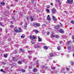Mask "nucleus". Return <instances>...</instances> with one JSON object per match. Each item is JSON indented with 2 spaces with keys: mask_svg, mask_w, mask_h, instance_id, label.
<instances>
[{
  "mask_svg": "<svg viewBox=\"0 0 74 74\" xmlns=\"http://www.w3.org/2000/svg\"><path fill=\"white\" fill-rule=\"evenodd\" d=\"M55 53H56L57 55H59V53L56 52H53V51H52V52L49 54V56L50 57H52V56H53L54 55H55Z\"/></svg>",
  "mask_w": 74,
  "mask_h": 74,
  "instance_id": "obj_1",
  "label": "nucleus"
},
{
  "mask_svg": "<svg viewBox=\"0 0 74 74\" xmlns=\"http://www.w3.org/2000/svg\"><path fill=\"white\" fill-rule=\"evenodd\" d=\"M33 25L34 26V27H35L36 26L38 27L39 26H40V24L38 23H35L33 24Z\"/></svg>",
  "mask_w": 74,
  "mask_h": 74,
  "instance_id": "obj_2",
  "label": "nucleus"
},
{
  "mask_svg": "<svg viewBox=\"0 0 74 74\" xmlns=\"http://www.w3.org/2000/svg\"><path fill=\"white\" fill-rule=\"evenodd\" d=\"M51 12L53 14H55L56 12V10L55 9V8H53L51 10Z\"/></svg>",
  "mask_w": 74,
  "mask_h": 74,
  "instance_id": "obj_3",
  "label": "nucleus"
},
{
  "mask_svg": "<svg viewBox=\"0 0 74 74\" xmlns=\"http://www.w3.org/2000/svg\"><path fill=\"white\" fill-rule=\"evenodd\" d=\"M73 2V0H68L67 1V3H68V4H71Z\"/></svg>",
  "mask_w": 74,
  "mask_h": 74,
  "instance_id": "obj_4",
  "label": "nucleus"
},
{
  "mask_svg": "<svg viewBox=\"0 0 74 74\" xmlns=\"http://www.w3.org/2000/svg\"><path fill=\"white\" fill-rule=\"evenodd\" d=\"M30 39H36V37L34 36H30L29 37Z\"/></svg>",
  "mask_w": 74,
  "mask_h": 74,
  "instance_id": "obj_5",
  "label": "nucleus"
},
{
  "mask_svg": "<svg viewBox=\"0 0 74 74\" xmlns=\"http://www.w3.org/2000/svg\"><path fill=\"white\" fill-rule=\"evenodd\" d=\"M38 41L39 42H41V41H42V39L40 38V36H38Z\"/></svg>",
  "mask_w": 74,
  "mask_h": 74,
  "instance_id": "obj_6",
  "label": "nucleus"
},
{
  "mask_svg": "<svg viewBox=\"0 0 74 74\" xmlns=\"http://www.w3.org/2000/svg\"><path fill=\"white\" fill-rule=\"evenodd\" d=\"M47 20H48V21H51V18H50V16H49V15H48L47 16Z\"/></svg>",
  "mask_w": 74,
  "mask_h": 74,
  "instance_id": "obj_7",
  "label": "nucleus"
},
{
  "mask_svg": "<svg viewBox=\"0 0 74 74\" xmlns=\"http://www.w3.org/2000/svg\"><path fill=\"white\" fill-rule=\"evenodd\" d=\"M15 32H16V33H18V32H19V33H21V32H22L21 31H19L17 29H14Z\"/></svg>",
  "mask_w": 74,
  "mask_h": 74,
  "instance_id": "obj_8",
  "label": "nucleus"
},
{
  "mask_svg": "<svg viewBox=\"0 0 74 74\" xmlns=\"http://www.w3.org/2000/svg\"><path fill=\"white\" fill-rule=\"evenodd\" d=\"M59 31L61 33H64L63 29H60L59 30Z\"/></svg>",
  "mask_w": 74,
  "mask_h": 74,
  "instance_id": "obj_9",
  "label": "nucleus"
},
{
  "mask_svg": "<svg viewBox=\"0 0 74 74\" xmlns=\"http://www.w3.org/2000/svg\"><path fill=\"white\" fill-rule=\"evenodd\" d=\"M52 18H53V21H56L57 20V19L56 18V17H55V16H52Z\"/></svg>",
  "mask_w": 74,
  "mask_h": 74,
  "instance_id": "obj_10",
  "label": "nucleus"
},
{
  "mask_svg": "<svg viewBox=\"0 0 74 74\" xmlns=\"http://www.w3.org/2000/svg\"><path fill=\"white\" fill-rule=\"evenodd\" d=\"M54 27L55 28V29H59V28H60V27H59V25H56Z\"/></svg>",
  "mask_w": 74,
  "mask_h": 74,
  "instance_id": "obj_11",
  "label": "nucleus"
},
{
  "mask_svg": "<svg viewBox=\"0 0 74 74\" xmlns=\"http://www.w3.org/2000/svg\"><path fill=\"white\" fill-rule=\"evenodd\" d=\"M44 49H45V50H47V49H48V47L45 46L44 47Z\"/></svg>",
  "mask_w": 74,
  "mask_h": 74,
  "instance_id": "obj_12",
  "label": "nucleus"
},
{
  "mask_svg": "<svg viewBox=\"0 0 74 74\" xmlns=\"http://www.w3.org/2000/svg\"><path fill=\"white\" fill-rule=\"evenodd\" d=\"M25 37V35L24 34H23L21 36V37L22 38H24Z\"/></svg>",
  "mask_w": 74,
  "mask_h": 74,
  "instance_id": "obj_13",
  "label": "nucleus"
},
{
  "mask_svg": "<svg viewBox=\"0 0 74 74\" xmlns=\"http://www.w3.org/2000/svg\"><path fill=\"white\" fill-rule=\"evenodd\" d=\"M20 50L22 52H23L24 51V50L22 49V48H20Z\"/></svg>",
  "mask_w": 74,
  "mask_h": 74,
  "instance_id": "obj_14",
  "label": "nucleus"
},
{
  "mask_svg": "<svg viewBox=\"0 0 74 74\" xmlns=\"http://www.w3.org/2000/svg\"><path fill=\"white\" fill-rule=\"evenodd\" d=\"M35 48H39V46H38V45H37L36 46H35Z\"/></svg>",
  "mask_w": 74,
  "mask_h": 74,
  "instance_id": "obj_15",
  "label": "nucleus"
},
{
  "mask_svg": "<svg viewBox=\"0 0 74 74\" xmlns=\"http://www.w3.org/2000/svg\"><path fill=\"white\" fill-rule=\"evenodd\" d=\"M61 49V47H58L57 48V49L58 50H60Z\"/></svg>",
  "mask_w": 74,
  "mask_h": 74,
  "instance_id": "obj_16",
  "label": "nucleus"
},
{
  "mask_svg": "<svg viewBox=\"0 0 74 74\" xmlns=\"http://www.w3.org/2000/svg\"><path fill=\"white\" fill-rule=\"evenodd\" d=\"M1 4L2 5H5V3L2 2L1 3Z\"/></svg>",
  "mask_w": 74,
  "mask_h": 74,
  "instance_id": "obj_17",
  "label": "nucleus"
},
{
  "mask_svg": "<svg viewBox=\"0 0 74 74\" xmlns=\"http://www.w3.org/2000/svg\"><path fill=\"white\" fill-rule=\"evenodd\" d=\"M34 70V72H36V71H37V69L36 68H34L33 69Z\"/></svg>",
  "mask_w": 74,
  "mask_h": 74,
  "instance_id": "obj_18",
  "label": "nucleus"
},
{
  "mask_svg": "<svg viewBox=\"0 0 74 74\" xmlns=\"http://www.w3.org/2000/svg\"><path fill=\"white\" fill-rule=\"evenodd\" d=\"M0 25H1V26H3V27H4V25L3 24H2V23L0 22Z\"/></svg>",
  "mask_w": 74,
  "mask_h": 74,
  "instance_id": "obj_19",
  "label": "nucleus"
},
{
  "mask_svg": "<svg viewBox=\"0 0 74 74\" xmlns=\"http://www.w3.org/2000/svg\"><path fill=\"white\" fill-rule=\"evenodd\" d=\"M71 23H72L73 24H74V21L73 20L71 21Z\"/></svg>",
  "mask_w": 74,
  "mask_h": 74,
  "instance_id": "obj_20",
  "label": "nucleus"
},
{
  "mask_svg": "<svg viewBox=\"0 0 74 74\" xmlns=\"http://www.w3.org/2000/svg\"><path fill=\"white\" fill-rule=\"evenodd\" d=\"M18 63L19 64H22V62H21V61H19L18 62Z\"/></svg>",
  "mask_w": 74,
  "mask_h": 74,
  "instance_id": "obj_21",
  "label": "nucleus"
},
{
  "mask_svg": "<svg viewBox=\"0 0 74 74\" xmlns=\"http://www.w3.org/2000/svg\"><path fill=\"white\" fill-rule=\"evenodd\" d=\"M21 71H22L23 73H25V70H24V69H22L21 70Z\"/></svg>",
  "mask_w": 74,
  "mask_h": 74,
  "instance_id": "obj_22",
  "label": "nucleus"
},
{
  "mask_svg": "<svg viewBox=\"0 0 74 74\" xmlns=\"http://www.w3.org/2000/svg\"><path fill=\"white\" fill-rule=\"evenodd\" d=\"M29 68L30 69H32V66H29Z\"/></svg>",
  "mask_w": 74,
  "mask_h": 74,
  "instance_id": "obj_23",
  "label": "nucleus"
},
{
  "mask_svg": "<svg viewBox=\"0 0 74 74\" xmlns=\"http://www.w3.org/2000/svg\"><path fill=\"white\" fill-rule=\"evenodd\" d=\"M51 69H52V70H55V67H51Z\"/></svg>",
  "mask_w": 74,
  "mask_h": 74,
  "instance_id": "obj_24",
  "label": "nucleus"
},
{
  "mask_svg": "<svg viewBox=\"0 0 74 74\" xmlns=\"http://www.w3.org/2000/svg\"><path fill=\"white\" fill-rule=\"evenodd\" d=\"M35 33H38V30H36L35 31Z\"/></svg>",
  "mask_w": 74,
  "mask_h": 74,
  "instance_id": "obj_25",
  "label": "nucleus"
},
{
  "mask_svg": "<svg viewBox=\"0 0 74 74\" xmlns=\"http://www.w3.org/2000/svg\"><path fill=\"white\" fill-rule=\"evenodd\" d=\"M4 58H7V55H4Z\"/></svg>",
  "mask_w": 74,
  "mask_h": 74,
  "instance_id": "obj_26",
  "label": "nucleus"
},
{
  "mask_svg": "<svg viewBox=\"0 0 74 74\" xmlns=\"http://www.w3.org/2000/svg\"><path fill=\"white\" fill-rule=\"evenodd\" d=\"M2 64H4V65H5V64H6L5 62H2Z\"/></svg>",
  "mask_w": 74,
  "mask_h": 74,
  "instance_id": "obj_27",
  "label": "nucleus"
},
{
  "mask_svg": "<svg viewBox=\"0 0 74 74\" xmlns=\"http://www.w3.org/2000/svg\"><path fill=\"white\" fill-rule=\"evenodd\" d=\"M50 7H51L50 6H49V5H47V8H50Z\"/></svg>",
  "mask_w": 74,
  "mask_h": 74,
  "instance_id": "obj_28",
  "label": "nucleus"
},
{
  "mask_svg": "<svg viewBox=\"0 0 74 74\" xmlns=\"http://www.w3.org/2000/svg\"><path fill=\"white\" fill-rule=\"evenodd\" d=\"M46 11L47 12H49V10L48 9H46Z\"/></svg>",
  "mask_w": 74,
  "mask_h": 74,
  "instance_id": "obj_29",
  "label": "nucleus"
},
{
  "mask_svg": "<svg viewBox=\"0 0 74 74\" xmlns=\"http://www.w3.org/2000/svg\"><path fill=\"white\" fill-rule=\"evenodd\" d=\"M29 59H32V56H29Z\"/></svg>",
  "mask_w": 74,
  "mask_h": 74,
  "instance_id": "obj_30",
  "label": "nucleus"
},
{
  "mask_svg": "<svg viewBox=\"0 0 74 74\" xmlns=\"http://www.w3.org/2000/svg\"><path fill=\"white\" fill-rule=\"evenodd\" d=\"M18 29L19 30V31H21L22 32V29H21V28L20 27H18Z\"/></svg>",
  "mask_w": 74,
  "mask_h": 74,
  "instance_id": "obj_31",
  "label": "nucleus"
},
{
  "mask_svg": "<svg viewBox=\"0 0 74 74\" xmlns=\"http://www.w3.org/2000/svg\"><path fill=\"white\" fill-rule=\"evenodd\" d=\"M30 18H31V21H33V17L32 16H31Z\"/></svg>",
  "mask_w": 74,
  "mask_h": 74,
  "instance_id": "obj_32",
  "label": "nucleus"
},
{
  "mask_svg": "<svg viewBox=\"0 0 74 74\" xmlns=\"http://www.w3.org/2000/svg\"><path fill=\"white\" fill-rule=\"evenodd\" d=\"M40 71L42 73H45V71H42V70H41Z\"/></svg>",
  "mask_w": 74,
  "mask_h": 74,
  "instance_id": "obj_33",
  "label": "nucleus"
},
{
  "mask_svg": "<svg viewBox=\"0 0 74 74\" xmlns=\"http://www.w3.org/2000/svg\"><path fill=\"white\" fill-rule=\"evenodd\" d=\"M52 38L55 37V35H52Z\"/></svg>",
  "mask_w": 74,
  "mask_h": 74,
  "instance_id": "obj_34",
  "label": "nucleus"
},
{
  "mask_svg": "<svg viewBox=\"0 0 74 74\" xmlns=\"http://www.w3.org/2000/svg\"><path fill=\"white\" fill-rule=\"evenodd\" d=\"M10 27H11V28H12V27H14V25H11L10 26Z\"/></svg>",
  "mask_w": 74,
  "mask_h": 74,
  "instance_id": "obj_35",
  "label": "nucleus"
},
{
  "mask_svg": "<svg viewBox=\"0 0 74 74\" xmlns=\"http://www.w3.org/2000/svg\"><path fill=\"white\" fill-rule=\"evenodd\" d=\"M25 48H27V49H28V48H29V46H26Z\"/></svg>",
  "mask_w": 74,
  "mask_h": 74,
  "instance_id": "obj_36",
  "label": "nucleus"
},
{
  "mask_svg": "<svg viewBox=\"0 0 74 74\" xmlns=\"http://www.w3.org/2000/svg\"><path fill=\"white\" fill-rule=\"evenodd\" d=\"M56 2H60V0H57L56 1Z\"/></svg>",
  "mask_w": 74,
  "mask_h": 74,
  "instance_id": "obj_37",
  "label": "nucleus"
},
{
  "mask_svg": "<svg viewBox=\"0 0 74 74\" xmlns=\"http://www.w3.org/2000/svg\"><path fill=\"white\" fill-rule=\"evenodd\" d=\"M31 43H32V44H34V43L33 42V41H31Z\"/></svg>",
  "mask_w": 74,
  "mask_h": 74,
  "instance_id": "obj_38",
  "label": "nucleus"
},
{
  "mask_svg": "<svg viewBox=\"0 0 74 74\" xmlns=\"http://www.w3.org/2000/svg\"><path fill=\"white\" fill-rule=\"evenodd\" d=\"M60 44H62V43H63V42L62 41H60Z\"/></svg>",
  "mask_w": 74,
  "mask_h": 74,
  "instance_id": "obj_39",
  "label": "nucleus"
},
{
  "mask_svg": "<svg viewBox=\"0 0 74 74\" xmlns=\"http://www.w3.org/2000/svg\"><path fill=\"white\" fill-rule=\"evenodd\" d=\"M56 38H58V37H59V36L56 35Z\"/></svg>",
  "mask_w": 74,
  "mask_h": 74,
  "instance_id": "obj_40",
  "label": "nucleus"
},
{
  "mask_svg": "<svg viewBox=\"0 0 74 74\" xmlns=\"http://www.w3.org/2000/svg\"><path fill=\"white\" fill-rule=\"evenodd\" d=\"M53 62L54 63H56V61L55 60H54L53 61Z\"/></svg>",
  "mask_w": 74,
  "mask_h": 74,
  "instance_id": "obj_41",
  "label": "nucleus"
},
{
  "mask_svg": "<svg viewBox=\"0 0 74 74\" xmlns=\"http://www.w3.org/2000/svg\"><path fill=\"white\" fill-rule=\"evenodd\" d=\"M49 34H50V33H49V32H47V35H49Z\"/></svg>",
  "mask_w": 74,
  "mask_h": 74,
  "instance_id": "obj_42",
  "label": "nucleus"
},
{
  "mask_svg": "<svg viewBox=\"0 0 74 74\" xmlns=\"http://www.w3.org/2000/svg\"><path fill=\"white\" fill-rule=\"evenodd\" d=\"M0 31H1V32H2V28H0Z\"/></svg>",
  "mask_w": 74,
  "mask_h": 74,
  "instance_id": "obj_43",
  "label": "nucleus"
},
{
  "mask_svg": "<svg viewBox=\"0 0 74 74\" xmlns=\"http://www.w3.org/2000/svg\"><path fill=\"white\" fill-rule=\"evenodd\" d=\"M28 52H29V53H30V52H31V51L28 50Z\"/></svg>",
  "mask_w": 74,
  "mask_h": 74,
  "instance_id": "obj_44",
  "label": "nucleus"
},
{
  "mask_svg": "<svg viewBox=\"0 0 74 74\" xmlns=\"http://www.w3.org/2000/svg\"><path fill=\"white\" fill-rule=\"evenodd\" d=\"M66 70H67V71H69V68H67Z\"/></svg>",
  "mask_w": 74,
  "mask_h": 74,
  "instance_id": "obj_45",
  "label": "nucleus"
},
{
  "mask_svg": "<svg viewBox=\"0 0 74 74\" xmlns=\"http://www.w3.org/2000/svg\"><path fill=\"white\" fill-rule=\"evenodd\" d=\"M61 55H64V53H61Z\"/></svg>",
  "mask_w": 74,
  "mask_h": 74,
  "instance_id": "obj_46",
  "label": "nucleus"
},
{
  "mask_svg": "<svg viewBox=\"0 0 74 74\" xmlns=\"http://www.w3.org/2000/svg\"><path fill=\"white\" fill-rule=\"evenodd\" d=\"M16 46H17V47H19V45H15V46H16Z\"/></svg>",
  "mask_w": 74,
  "mask_h": 74,
  "instance_id": "obj_47",
  "label": "nucleus"
},
{
  "mask_svg": "<svg viewBox=\"0 0 74 74\" xmlns=\"http://www.w3.org/2000/svg\"><path fill=\"white\" fill-rule=\"evenodd\" d=\"M64 12H65V13H67V12L66 11H64Z\"/></svg>",
  "mask_w": 74,
  "mask_h": 74,
  "instance_id": "obj_48",
  "label": "nucleus"
},
{
  "mask_svg": "<svg viewBox=\"0 0 74 74\" xmlns=\"http://www.w3.org/2000/svg\"><path fill=\"white\" fill-rule=\"evenodd\" d=\"M11 23L12 24H13V23H14V22H12V21H11Z\"/></svg>",
  "mask_w": 74,
  "mask_h": 74,
  "instance_id": "obj_49",
  "label": "nucleus"
},
{
  "mask_svg": "<svg viewBox=\"0 0 74 74\" xmlns=\"http://www.w3.org/2000/svg\"><path fill=\"white\" fill-rule=\"evenodd\" d=\"M68 49H71V47H68Z\"/></svg>",
  "mask_w": 74,
  "mask_h": 74,
  "instance_id": "obj_50",
  "label": "nucleus"
},
{
  "mask_svg": "<svg viewBox=\"0 0 74 74\" xmlns=\"http://www.w3.org/2000/svg\"><path fill=\"white\" fill-rule=\"evenodd\" d=\"M1 71H3V69H1L0 70Z\"/></svg>",
  "mask_w": 74,
  "mask_h": 74,
  "instance_id": "obj_51",
  "label": "nucleus"
},
{
  "mask_svg": "<svg viewBox=\"0 0 74 74\" xmlns=\"http://www.w3.org/2000/svg\"><path fill=\"white\" fill-rule=\"evenodd\" d=\"M72 38L73 39H74V36H72Z\"/></svg>",
  "mask_w": 74,
  "mask_h": 74,
  "instance_id": "obj_52",
  "label": "nucleus"
},
{
  "mask_svg": "<svg viewBox=\"0 0 74 74\" xmlns=\"http://www.w3.org/2000/svg\"><path fill=\"white\" fill-rule=\"evenodd\" d=\"M49 61V60L48 59L47 60V61L48 62Z\"/></svg>",
  "mask_w": 74,
  "mask_h": 74,
  "instance_id": "obj_53",
  "label": "nucleus"
},
{
  "mask_svg": "<svg viewBox=\"0 0 74 74\" xmlns=\"http://www.w3.org/2000/svg\"><path fill=\"white\" fill-rule=\"evenodd\" d=\"M34 60H36V58H34Z\"/></svg>",
  "mask_w": 74,
  "mask_h": 74,
  "instance_id": "obj_54",
  "label": "nucleus"
},
{
  "mask_svg": "<svg viewBox=\"0 0 74 74\" xmlns=\"http://www.w3.org/2000/svg\"><path fill=\"white\" fill-rule=\"evenodd\" d=\"M24 27H27V26L24 25Z\"/></svg>",
  "mask_w": 74,
  "mask_h": 74,
  "instance_id": "obj_55",
  "label": "nucleus"
},
{
  "mask_svg": "<svg viewBox=\"0 0 74 74\" xmlns=\"http://www.w3.org/2000/svg\"><path fill=\"white\" fill-rule=\"evenodd\" d=\"M5 30H6V32H7V29H5Z\"/></svg>",
  "mask_w": 74,
  "mask_h": 74,
  "instance_id": "obj_56",
  "label": "nucleus"
},
{
  "mask_svg": "<svg viewBox=\"0 0 74 74\" xmlns=\"http://www.w3.org/2000/svg\"><path fill=\"white\" fill-rule=\"evenodd\" d=\"M27 20H29V18L28 17H27Z\"/></svg>",
  "mask_w": 74,
  "mask_h": 74,
  "instance_id": "obj_57",
  "label": "nucleus"
},
{
  "mask_svg": "<svg viewBox=\"0 0 74 74\" xmlns=\"http://www.w3.org/2000/svg\"><path fill=\"white\" fill-rule=\"evenodd\" d=\"M51 5H53V4L52 3H51Z\"/></svg>",
  "mask_w": 74,
  "mask_h": 74,
  "instance_id": "obj_58",
  "label": "nucleus"
},
{
  "mask_svg": "<svg viewBox=\"0 0 74 74\" xmlns=\"http://www.w3.org/2000/svg\"><path fill=\"white\" fill-rule=\"evenodd\" d=\"M73 57L74 58V53L73 54Z\"/></svg>",
  "mask_w": 74,
  "mask_h": 74,
  "instance_id": "obj_59",
  "label": "nucleus"
},
{
  "mask_svg": "<svg viewBox=\"0 0 74 74\" xmlns=\"http://www.w3.org/2000/svg\"><path fill=\"white\" fill-rule=\"evenodd\" d=\"M36 64H38V63H36Z\"/></svg>",
  "mask_w": 74,
  "mask_h": 74,
  "instance_id": "obj_60",
  "label": "nucleus"
},
{
  "mask_svg": "<svg viewBox=\"0 0 74 74\" xmlns=\"http://www.w3.org/2000/svg\"><path fill=\"white\" fill-rule=\"evenodd\" d=\"M42 67H44V66H42Z\"/></svg>",
  "mask_w": 74,
  "mask_h": 74,
  "instance_id": "obj_61",
  "label": "nucleus"
},
{
  "mask_svg": "<svg viewBox=\"0 0 74 74\" xmlns=\"http://www.w3.org/2000/svg\"><path fill=\"white\" fill-rule=\"evenodd\" d=\"M70 41H69V42H68L69 43H70Z\"/></svg>",
  "mask_w": 74,
  "mask_h": 74,
  "instance_id": "obj_62",
  "label": "nucleus"
},
{
  "mask_svg": "<svg viewBox=\"0 0 74 74\" xmlns=\"http://www.w3.org/2000/svg\"><path fill=\"white\" fill-rule=\"evenodd\" d=\"M31 1H33V0H31Z\"/></svg>",
  "mask_w": 74,
  "mask_h": 74,
  "instance_id": "obj_63",
  "label": "nucleus"
},
{
  "mask_svg": "<svg viewBox=\"0 0 74 74\" xmlns=\"http://www.w3.org/2000/svg\"><path fill=\"white\" fill-rule=\"evenodd\" d=\"M11 6H12V5H11Z\"/></svg>",
  "mask_w": 74,
  "mask_h": 74,
  "instance_id": "obj_64",
  "label": "nucleus"
}]
</instances>
